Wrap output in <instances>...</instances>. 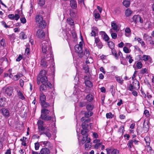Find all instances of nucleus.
<instances>
[{
	"label": "nucleus",
	"instance_id": "23",
	"mask_svg": "<svg viewBox=\"0 0 154 154\" xmlns=\"http://www.w3.org/2000/svg\"><path fill=\"white\" fill-rule=\"evenodd\" d=\"M90 78L88 77V79L85 80V83L86 86L88 88H91L93 86V83L89 80Z\"/></svg>",
	"mask_w": 154,
	"mask_h": 154
},
{
	"label": "nucleus",
	"instance_id": "9",
	"mask_svg": "<svg viewBox=\"0 0 154 154\" xmlns=\"http://www.w3.org/2000/svg\"><path fill=\"white\" fill-rule=\"evenodd\" d=\"M2 92L6 96H10L13 93V89L11 87H4L2 89Z\"/></svg>",
	"mask_w": 154,
	"mask_h": 154
},
{
	"label": "nucleus",
	"instance_id": "18",
	"mask_svg": "<svg viewBox=\"0 0 154 154\" xmlns=\"http://www.w3.org/2000/svg\"><path fill=\"white\" fill-rule=\"evenodd\" d=\"M42 142L43 144L44 145L45 148H47L49 149H51L53 147L52 144L48 141H42Z\"/></svg>",
	"mask_w": 154,
	"mask_h": 154
},
{
	"label": "nucleus",
	"instance_id": "30",
	"mask_svg": "<svg viewBox=\"0 0 154 154\" xmlns=\"http://www.w3.org/2000/svg\"><path fill=\"white\" fill-rule=\"evenodd\" d=\"M94 108V105L92 104L91 103L87 104L86 106V109L87 111H92Z\"/></svg>",
	"mask_w": 154,
	"mask_h": 154
},
{
	"label": "nucleus",
	"instance_id": "1",
	"mask_svg": "<svg viewBox=\"0 0 154 154\" xmlns=\"http://www.w3.org/2000/svg\"><path fill=\"white\" fill-rule=\"evenodd\" d=\"M47 72L45 70H42L39 72L37 78V82L38 85L40 84L46 83L50 82L48 80V78L47 76Z\"/></svg>",
	"mask_w": 154,
	"mask_h": 154
},
{
	"label": "nucleus",
	"instance_id": "22",
	"mask_svg": "<svg viewBox=\"0 0 154 154\" xmlns=\"http://www.w3.org/2000/svg\"><path fill=\"white\" fill-rule=\"evenodd\" d=\"M145 141L146 145L147 146L148 148H149L150 150H151L152 148L150 146V139L149 137L146 136L144 138Z\"/></svg>",
	"mask_w": 154,
	"mask_h": 154
},
{
	"label": "nucleus",
	"instance_id": "2",
	"mask_svg": "<svg viewBox=\"0 0 154 154\" xmlns=\"http://www.w3.org/2000/svg\"><path fill=\"white\" fill-rule=\"evenodd\" d=\"M79 57H82L84 56L85 58L87 59L90 56V53L88 49H85L84 51L83 49H74Z\"/></svg>",
	"mask_w": 154,
	"mask_h": 154
},
{
	"label": "nucleus",
	"instance_id": "24",
	"mask_svg": "<svg viewBox=\"0 0 154 154\" xmlns=\"http://www.w3.org/2000/svg\"><path fill=\"white\" fill-rule=\"evenodd\" d=\"M70 5L72 9H76L77 7L76 1L75 0H71L70 1Z\"/></svg>",
	"mask_w": 154,
	"mask_h": 154
},
{
	"label": "nucleus",
	"instance_id": "48",
	"mask_svg": "<svg viewBox=\"0 0 154 154\" xmlns=\"http://www.w3.org/2000/svg\"><path fill=\"white\" fill-rule=\"evenodd\" d=\"M84 44V42L82 41L79 43V45H75V48H79L80 47V48H82Z\"/></svg>",
	"mask_w": 154,
	"mask_h": 154
},
{
	"label": "nucleus",
	"instance_id": "52",
	"mask_svg": "<svg viewBox=\"0 0 154 154\" xmlns=\"http://www.w3.org/2000/svg\"><path fill=\"white\" fill-rule=\"evenodd\" d=\"M114 115L111 112L107 113L106 114V117L107 119H111L113 117Z\"/></svg>",
	"mask_w": 154,
	"mask_h": 154
},
{
	"label": "nucleus",
	"instance_id": "5",
	"mask_svg": "<svg viewBox=\"0 0 154 154\" xmlns=\"http://www.w3.org/2000/svg\"><path fill=\"white\" fill-rule=\"evenodd\" d=\"M35 21L36 23L39 24V27L42 29L45 28L46 23L43 20V18L41 15H37L35 17Z\"/></svg>",
	"mask_w": 154,
	"mask_h": 154
},
{
	"label": "nucleus",
	"instance_id": "57",
	"mask_svg": "<svg viewBox=\"0 0 154 154\" xmlns=\"http://www.w3.org/2000/svg\"><path fill=\"white\" fill-rule=\"evenodd\" d=\"M124 131V127L122 126H120L118 129V132H122V133H123Z\"/></svg>",
	"mask_w": 154,
	"mask_h": 154
},
{
	"label": "nucleus",
	"instance_id": "55",
	"mask_svg": "<svg viewBox=\"0 0 154 154\" xmlns=\"http://www.w3.org/2000/svg\"><path fill=\"white\" fill-rule=\"evenodd\" d=\"M45 0H39L38 2V4L40 6H42L45 4Z\"/></svg>",
	"mask_w": 154,
	"mask_h": 154
},
{
	"label": "nucleus",
	"instance_id": "20",
	"mask_svg": "<svg viewBox=\"0 0 154 154\" xmlns=\"http://www.w3.org/2000/svg\"><path fill=\"white\" fill-rule=\"evenodd\" d=\"M29 42L28 44L26 45V48H29V47L34 48V44L33 40L31 39V37L30 38L29 37Z\"/></svg>",
	"mask_w": 154,
	"mask_h": 154
},
{
	"label": "nucleus",
	"instance_id": "29",
	"mask_svg": "<svg viewBox=\"0 0 154 154\" xmlns=\"http://www.w3.org/2000/svg\"><path fill=\"white\" fill-rule=\"evenodd\" d=\"M143 37L144 40L147 41H151L152 40V37L146 33L143 35Z\"/></svg>",
	"mask_w": 154,
	"mask_h": 154
},
{
	"label": "nucleus",
	"instance_id": "21",
	"mask_svg": "<svg viewBox=\"0 0 154 154\" xmlns=\"http://www.w3.org/2000/svg\"><path fill=\"white\" fill-rule=\"evenodd\" d=\"M50 153V149L47 148H44L41 149L39 154H49Z\"/></svg>",
	"mask_w": 154,
	"mask_h": 154
},
{
	"label": "nucleus",
	"instance_id": "51",
	"mask_svg": "<svg viewBox=\"0 0 154 154\" xmlns=\"http://www.w3.org/2000/svg\"><path fill=\"white\" fill-rule=\"evenodd\" d=\"M111 26L112 29L114 30H116L117 29L118 26L116 23H111Z\"/></svg>",
	"mask_w": 154,
	"mask_h": 154
},
{
	"label": "nucleus",
	"instance_id": "45",
	"mask_svg": "<svg viewBox=\"0 0 154 154\" xmlns=\"http://www.w3.org/2000/svg\"><path fill=\"white\" fill-rule=\"evenodd\" d=\"M126 58L129 59L128 62L130 64L131 63L134 61V60L132 59V57L131 56V55L129 54L127 55L126 57Z\"/></svg>",
	"mask_w": 154,
	"mask_h": 154
},
{
	"label": "nucleus",
	"instance_id": "13",
	"mask_svg": "<svg viewBox=\"0 0 154 154\" xmlns=\"http://www.w3.org/2000/svg\"><path fill=\"white\" fill-rule=\"evenodd\" d=\"M37 36L39 38L44 39L45 37V34L43 31L42 29H38L36 33Z\"/></svg>",
	"mask_w": 154,
	"mask_h": 154
},
{
	"label": "nucleus",
	"instance_id": "36",
	"mask_svg": "<svg viewBox=\"0 0 154 154\" xmlns=\"http://www.w3.org/2000/svg\"><path fill=\"white\" fill-rule=\"evenodd\" d=\"M135 39L139 43H140L142 46L144 47V46L145 45V43L141 38H137L136 37H135Z\"/></svg>",
	"mask_w": 154,
	"mask_h": 154
},
{
	"label": "nucleus",
	"instance_id": "50",
	"mask_svg": "<svg viewBox=\"0 0 154 154\" xmlns=\"http://www.w3.org/2000/svg\"><path fill=\"white\" fill-rule=\"evenodd\" d=\"M140 73L142 75L146 73H148V69L146 68L142 69L140 71Z\"/></svg>",
	"mask_w": 154,
	"mask_h": 154
},
{
	"label": "nucleus",
	"instance_id": "61",
	"mask_svg": "<svg viewBox=\"0 0 154 154\" xmlns=\"http://www.w3.org/2000/svg\"><path fill=\"white\" fill-rule=\"evenodd\" d=\"M20 76L19 75H14L13 78V79L15 81H17L20 78Z\"/></svg>",
	"mask_w": 154,
	"mask_h": 154
},
{
	"label": "nucleus",
	"instance_id": "44",
	"mask_svg": "<svg viewBox=\"0 0 154 154\" xmlns=\"http://www.w3.org/2000/svg\"><path fill=\"white\" fill-rule=\"evenodd\" d=\"M91 143H86L85 144V149L86 150H88L91 147Z\"/></svg>",
	"mask_w": 154,
	"mask_h": 154
},
{
	"label": "nucleus",
	"instance_id": "39",
	"mask_svg": "<svg viewBox=\"0 0 154 154\" xmlns=\"http://www.w3.org/2000/svg\"><path fill=\"white\" fill-rule=\"evenodd\" d=\"M86 99L88 101L90 102L93 100V96L91 94H89L86 96Z\"/></svg>",
	"mask_w": 154,
	"mask_h": 154
},
{
	"label": "nucleus",
	"instance_id": "54",
	"mask_svg": "<svg viewBox=\"0 0 154 154\" xmlns=\"http://www.w3.org/2000/svg\"><path fill=\"white\" fill-rule=\"evenodd\" d=\"M136 66L138 69H140L143 66V64L141 62H138L137 63Z\"/></svg>",
	"mask_w": 154,
	"mask_h": 154
},
{
	"label": "nucleus",
	"instance_id": "28",
	"mask_svg": "<svg viewBox=\"0 0 154 154\" xmlns=\"http://www.w3.org/2000/svg\"><path fill=\"white\" fill-rule=\"evenodd\" d=\"M17 95L19 98L22 100L25 99V98L23 95V93L20 91H17Z\"/></svg>",
	"mask_w": 154,
	"mask_h": 154
},
{
	"label": "nucleus",
	"instance_id": "17",
	"mask_svg": "<svg viewBox=\"0 0 154 154\" xmlns=\"http://www.w3.org/2000/svg\"><path fill=\"white\" fill-rule=\"evenodd\" d=\"M50 129L47 127L45 128L44 131L42 133V134H45L49 139H50L51 136V134L50 132Z\"/></svg>",
	"mask_w": 154,
	"mask_h": 154
},
{
	"label": "nucleus",
	"instance_id": "56",
	"mask_svg": "<svg viewBox=\"0 0 154 154\" xmlns=\"http://www.w3.org/2000/svg\"><path fill=\"white\" fill-rule=\"evenodd\" d=\"M102 144V143H96L94 145V148L96 149H98L99 148H100L101 147Z\"/></svg>",
	"mask_w": 154,
	"mask_h": 154
},
{
	"label": "nucleus",
	"instance_id": "35",
	"mask_svg": "<svg viewBox=\"0 0 154 154\" xmlns=\"http://www.w3.org/2000/svg\"><path fill=\"white\" fill-rule=\"evenodd\" d=\"M115 78L117 82L121 85H122V84L123 83L124 80L122 79V77L117 76H116Z\"/></svg>",
	"mask_w": 154,
	"mask_h": 154
},
{
	"label": "nucleus",
	"instance_id": "38",
	"mask_svg": "<svg viewBox=\"0 0 154 154\" xmlns=\"http://www.w3.org/2000/svg\"><path fill=\"white\" fill-rule=\"evenodd\" d=\"M89 132V130H82L81 131V134L83 136H88V132Z\"/></svg>",
	"mask_w": 154,
	"mask_h": 154
},
{
	"label": "nucleus",
	"instance_id": "58",
	"mask_svg": "<svg viewBox=\"0 0 154 154\" xmlns=\"http://www.w3.org/2000/svg\"><path fill=\"white\" fill-rule=\"evenodd\" d=\"M143 114L147 117H149V112L147 110H144Z\"/></svg>",
	"mask_w": 154,
	"mask_h": 154
},
{
	"label": "nucleus",
	"instance_id": "47",
	"mask_svg": "<svg viewBox=\"0 0 154 154\" xmlns=\"http://www.w3.org/2000/svg\"><path fill=\"white\" fill-rule=\"evenodd\" d=\"M82 130H88L89 125L88 124H85V123H82Z\"/></svg>",
	"mask_w": 154,
	"mask_h": 154
},
{
	"label": "nucleus",
	"instance_id": "10",
	"mask_svg": "<svg viewBox=\"0 0 154 154\" xmlns=\"http://www.w3.org/2000/svg\"><path fill=\"white\" fill-rule=\"evenodd\" d=\"M107 154H119L120 151L112 147H109L106 149Z\"/></svg>",
	"mask_w": 154,
	"mask_h": 154
},
{
	"label": "nucleus",
	"instance_id": "37",
	"mask_svg": "<svg viewBox=\"0 0 154 154\" xmlns=\"http://www.w3.org/2000/svg\"><path fill=\"white\" fill-rule=\"evenodd\" d=\"M112 52V55L114 56L115 58L118 60L119 59V55L117 53V52L115 49H111Z\"/></svg>",
	"mask_w": 154,
	"mask_h": 154
},
{
	"label": "nucleus",
	"instance_id": "12",
	"mask_svg": "<svg viewBox=\"0 0 154 154\" xmlns=\"http://www.w3.org/2000/svg\"><path fill=\"white\" fill-rule=\"evenodd\" d=\"M133 21L135 23L140 22L141 23H143V19L139 15H135L132 17Z\"/></svg>",
	"mask_w": 154,
	"mask_h": 154
},
{
	"label": "nucleus",
	"instance_id": "14",
	"mask_svg": "<svg viewBox=\"0 0 154 154\" xmlns=\"http://www.w3.org/2000/svg\"><path fill=\"white\" fill-rule=\"evenodd\" d=\"M40 46L41 48H51L50 42L45 41H43L42 42Z\"/></svg>",
	"mask_w": 154,
	"mask_h": 154
},
{
	"label": "nucleus",
	"instance_id": "3",
	"mask_svg": "<svg viewBox=\"0 0 154 154\" xmlns=\"http://www.w3.org/2000/svg\"><path fill=\"white\" fill-rule=\"evenodd\" d=\"M39 103L43 108H48L50 106L49 103L46 102V96L43 92L40 94Z\"/></svg>",
	"mask_w": 154,
	"mask_h": 154
},
{
	"label": "nucleus",
	"instance_id": "53",
	"mask_svg": "<svg viewBox=\"0 0 154 154\" xmlns=\"http://www.w3.org/2000/svg\"><path fill=\"white\" fill-rule=\"evenodd\" d=\"M121 63L123 65H126L128 64L127 62L126 61L125 59L124 58L120 59Z\"/></svg>",
	"mask_w": 154,
	"mask_h": 154
},
{
	"label": "nucleus",
	"instance_id": "42",
	"mask_svg": "<svg viewBox=\"0 0 154 154\" xmlns=\"http://www.w3.org/2000/svg\"><path fill=\"white\" fill-rule=\"evenodd\" d=\"M87 102L81 101L79 103V108H82L86 106Z\"/></svg>",
	"mask_w": 154,
	"mask_h": 154
},
{
	"label": "nucleus",
	"instance_id": "41",
	"mask_svg": "<svg viewBox=\"0 0 154 154\" xmlns=\"http://www.w3.org/2000/svg\"><path fill=\"white\" fill-rule=\"evenodd\" d=\"M27 35L25 34L24 32H21L20 34V38L22 39L26 38Z\"/></svg>",
	"mask_w": 154,
	"mask_h": 154
},
{
	"label": "nucleus",
	"instance_id": "60",
	"mask_svg": "<svg viewBox=\"0 0 154 154\" xmlns=\"http://www.w3.org/2000/svg\"><path fill=\"white\" fill-rule=\"evenodd\" d=\"M70 15L72 17H74L75 16V12L72 10H70Z\"/></svg>",
	"mask_w": 154,
	"mask_h": 154
},
{
	"label": "nucleus",
	"instance_id": "6",
	"mask_svg": "<svg viewBox=\"0 0 154 154\" xmlns=\"http://www.w3.org/2000/svg\"><path fill=\"white\" fill-rule=\"evenodd\" d=\"M141 142L137 139H131L129 140L127 143L129 150H131L132 148H135V146H138Z\"/></svg>",
	"mask_w": 154,
	"mask_h": 154
},
{
	"label": "nucleus",
	"instance_id": "26",
	"mask_svg": "<svg viewBox=\"0 0 154 154\" xmlns=\"http://www.w3.org/2000/svg\"><path fill=\"white\" fill-rule=\"evenodd\" d=\"M40 118L42 119L47 121L51 120L52 118L50 116L46 115H43V114L41 115Z\"/></svg>",
	"mask_w": 154,
	"mask_h": 154
},
{
	"label": "nucleus",
	"instance_id": "32",
	"mask_svg": "<svg viewBox=\"0 0 154 154\" xmlns=\"http://www.w3.org/2000/svg\"><path fill=\"white\" fill-rule=\"evenodd\" d=\"M132 13V11L130 9L128 8L125 11V15L127 17L130 16Z\"/></svg>",
	"mask_w": 154,
	"mask_h": 154
},
{
	"label": "nucleus",
	"instance_id": "34",
	"mask_svg": "<svg viewBox=\"0 0 154 154\" xmlns=\"http://www.w3.org/2000/svg\"><path fill=\"white\" fill-rule=\"evenodd\" d=\"M46 108H43L41 110V113L43 115H47L49 114L50 111L49 110L46 109Z\"/></svg>",
	"mask_w": 154,
	"mask_h": 154
},
{
	"label": "nucleus",
	"instance_id": "8",
	"mask_svg": "<svg viewBox=\"0 0 154 154\" xmlns=\"http://www.w3.org/2000/svg\"><path fill=\"white\" fill-rule=\"evenodd\" d=\"M42 49L44 57L49 58V60H51L53 58V54L52 49Z\"/></svg>",
	"mask_w": 154,
	"mask_h": 154
},
{
	"label": "nucleus",
	"instance_id": "46",
	"mask_svg": "<svg viewBox=\"0 0 154 154\" xmlns=\"http://www.w3.org/2000/svg\"><path fill=\"white\" fill-rule=\"evenodd\" d=\"M6 98L5 97L4 98H1L0 99V106H4L5 104Z\"/></svg>",
	"mask_w": 154,
	"mask_h": 154
},
{
	"label": "nucleus",
	"instance_id": "25",
	"mask_svg": "<svg viewBox=\"0 0 154 154\" xmlns=\"http://www.w3.org/2000/svg\"><path fill=\"white\" fill-rule=\"evenodd\" d=\"M2 113L5 118H8L9 116L8 110L5 108L2 109Z\"/></svg>",
	"mask_w": 154,
	"mask_h": 154
},
{
	"label": "nucleus",
	"instance_id": "27",
	"mask_svg": "<svg viewBox=\"0 0 154 154\" xmlns=\"http://www.w3.org/2000/svg\"><path fill=\"white\" fill-rule=\"evenodd\" d=\"M100 33L102 35L103 38L105 41L108 42L109 40V38L108 36L105 32L102 31Z\"/></svg>",
	"mask_w": 154,
	"mask_h": 154
},
{
	"label": "nucleus",
	"instance_id": "43",
	"mask_svg": "<svg viewBox=\"0 0 154 154\" xmlns=\"http://www.w3.org/2000/svg\"><path fill=\"white\" fill-rule=\"evenodd\" d=\"M143 60L144 61H147L148 60H151L152 59L149 56L143 55L142 57Z\"/></svg>",
	"mask_w": 154,
	"mask_h": 154
},
{
	"label": "nucleus",
	"instance_id": "4",
	"mask_svg": "<svg viewBox=\"0 0 154 154\" xmlns=\"http://www.w3.org/2000/svg\"><path fill=\"white\" fill-rule=\"evenodd\" d=\"M140 88V83L136 79L133 80L132 83L130 84L128 87V90L130 91H132L134 90H138Z\"/></svg>",
	"mask_w": 154,
	"mask_h": 154
},
{
	"label": "nucleus",
	"instance_id": "64",
	"mask_svg": "<svg viewBox=\"0 0 154 154\" xmlns=\"http://www.w3.org/2000/svg\"><path fill=\"white\" fill-rule=\"evenodd\" d=\"M67 20L69 24L71 25H73L74 24V22L71 18H68Z\"/></svg>",
	"mask_w": 154,
	"mask_h": 154
},
{
	"label": "nucleus",
	"instance_id": "31",
	"mask_svg": "<svg viewBox=\"0 0 154 154\" xmlns=\"http://www.w3.org/2000/svg\"><path fill=\"white\" fill-rule=\"evenodd\" d=\"M93 113L92 111H88L85 112L84 113V116L86 118H88L93 116Z\"/></svg>",
	"mask_w": 154,
	"mask_h": 154
},
{
	"label": "nucleus",
	"instance_id": "33",
	"mask_svg": "<svg viewBox=\"0 0 154 154\" xmlns=\"http://www.w3.org/2000/svg\"><path fill=\"white\" fill-rule=\"evenodd\" d=\"M131 30L128 27H127L125 29V35L126 36L128 37L131 34Z\"/></svg>",
	"mask_w": 154,
	"mask_h": 154
},
{
	"label": "nucleus",
	"instance_id": "49",
	"mask_svg": "<svg viewBox=\"0 0 154 154\" xmlns=\"http://www.w3.org/2000/svg\"><path fill=\"white\" fill-rule=\"evenodd\" d=\"M108 45L109 48H114V44L113 42L112 41L108 42Z\"/></svg>",
	"mask_w": 154,
	"mask_h": 154
},
{
	"label": "nucleus",
	"instance_id": "59",
	"mask_svg": "<svg viewBox=\"0 0 154 154\" xmlns=\"http://www.w3.org/2000/svg\"><path fill=\"white\" fill-rule=\"evenodd\" d=\"M40 147V145L38 142H37L35 143V148L36 150L38 149Z\"/></svg>",
	"mask_w": 154,
	"mask_h": 154
},
{
	"label": "nucleus",
	"instance_id": "63",
	"mask_svg": "<svg viewBox=\"0 0 154 154\" xmlns=\"http://www.w3.org/2000/svg\"><path fill=\"white\" fill-rule=\"evenodd\" d=\"M124 46L123 48H128L131 47L132 46V45L129 43H125L124 44Z\"/></svg>",
	"mask_w": 154,
	"mask_h": 154
},
{
	"label": "nucleus",
	"instance_id": "15",
	"mask_svg": "<svg viewBox=\"0 0 154 154\" xmlns=\"http://www.w3.org/2000/svg\"><path fill=\"white\" fill-rule=\"evenodd\" d=\"M44 122L40 120H38L37 122V125L38 126V129L40 131H44L45 130V127L43 126Z\"/></svg>",
	"mask_w": 154,
	"mask_h": 154
},
{
	"label": "nucleus",
	"instance_id": "11",
	"mask_svg": "<svg viewBox=\"0 0 154 154\" xmlns=\"http://www.w3.org/2000/svg\"><path fill=\"white\" fill-rule=\"evenodd\" d=\"M52 61V59L49 60V58L44 57L40 60V65L42 66L45 68L49 66V62Z\"/></svg>",
	"mask_w": 154,
	"mask_h": 154
},
{
	"label": "nucleus",
	"instance_id": "40",
	"mask_svg": "<svg viewBox=\"0 0 154 154\" xmlns=\"http://www.w3.org/2000/svg\"><path fill=\"white\" fill-rule=\"evenodd\" d=\"M122 4L125 7L128 8L130 6V2L128 0H125L123 1Z\"/></svg>",
	"mask_w": 154,
	"mask_h": 154
},
{
	"label": "nucleus",
	"instance_id": "7",
	"mask_svg": "<svg viewBox=\"0 0 154 154\" xmlns=\"http://www.w3.org/2000/svg\"><path fill=\"white\" fill-rule=\"evenodd\" d=\"M52 87V85L51 82L42 84L39 87V91L41 93L43 91L46 92L48 89H51Z\"/></svg>",
	"mask_w": 154,
	"mask_h": 154
},
{
	"label": "nucleus",
	"instance_id": "62",
	"mask_svg": "<svg viewBox=\"0 0 154 154\" xmlns=\"http://www.w3.org/2000/svg\"><path fill=\"white\" fill-rule=\"evenodd\" d=\"M88 137V136H83V137L82 140V143H84L86 142Z\"/></svg>",
	"mask_w": 154,
	"mask_h": 154
},
{
	"label": "nucleus",
	"instance_id": "16",
	"mask_svg": "<svg viewBox=\"0 0 154 154\" xmlns=\"http://www.w3.org/2000/svg\"><path fill=\"white\" fill-rule=\"evenodd\" d=\"M149 122L144 121L143 124V129L144 133H147L149 131Z\"/></svg>",
	"mask_w": 154,
	"mask_h": 154
},
{
	"label": "nucleus",
	"instance_id": "19",
	"mask_svg": "<svg viewBox=\"0 0 154 154\" xmlns=\"http://www.w3.org/2000/svg\"><path fill=\"white\" fill-rule=\"evenodd\" d=\"M95 42L96 45L97 46L98 48H102V44L98 37L95 38Z\"/></svg>",
	"mask_w": 154,
	"mask_h": 154
}]
</instances>
